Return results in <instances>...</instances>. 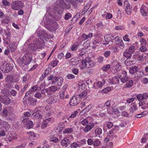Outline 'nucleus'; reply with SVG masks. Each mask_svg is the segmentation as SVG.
Returning a JSON list of instances; mask_svg holds the SVG:
<instances>
[{
    "mask_svg": "<svg viewBox=\"0 0 148 148\" xmlns=\"http://www.w3.org/2000/svg\"><path fill=\"white\" fill-rule=\"evenodd\" d=\"M114 130H113V129H112L110 131L109 133L108 134V136H112L115 138L116 137V136L114 134V133L113 132V131Z\"/></svg>",
    "mask_w": 148,
    "mask_h": 148,
    "instance_id": "nucleus-45",
    "label": "nucleus"
},
{
    "mask_svg": "<svg viewBox=\"0 0 148 148\" xmlns=\"http://www.w3.org/2000/svg\"><path fill=\"white\" fill-rule=\"evenodd\" d=\"M95 132L96 134L100 135L102 134V130L101 128H98L95 130Z\"/></svg>",
    "mask_w": 148,
    "mask_h": 148,
    "instance_id": "nucleus-41",
    "label": "nucleus"
},
{
    "mask_svg": "<svg viewBox=\"0 0 148 148\" xmlns=\"http://www.w3.org/2000/svg\"><path fill=\"white\" fill-rule=\"evenodd\" d=\"M79 60H76L73 62H69L70 64L72 66H75L77 65L79 63Z\"/></svg>",
    "mask_w": 148,
    "mask_h": 148,
    "instance_id": "nucleus-59",
    "label": "nucleus"
},
{
    "mask_svg": "<svg viewBox=\"0 0 148 148\" xmlns=\"http://www.w3.org/2000/svg\"><path fill=\"white\" fill-rule=\"evenodd\" d=\"M88 121L86 119L81 120L80 121V123H81L84 126H86V125H88Z\"/></svg>",
    "mask_w": 148,
    "mask_h": 148,
    "instance_id": "nucleus-35",
    "label": "nucleus"
},
{
    "mask_svg": "<svg viewBox=\"0 0 148 148\" xmlns=\"http://www.w3.org/2000/svg\"><path fill=\"white\" fill-rule=\"evenodd\" d=\"M14 42H13L11 43L10 45V48L11 49V50L12 52H14L15 50V46L14 45Z\"/></svg>",
    "mask_w": 148,
    "mask_h": 148,
    "instance_id": "nucleus-40",
    "label": "nucleus"
},
{
    "mask_svg": "<svg viewBox=\"0 0 148 148\" xmlns=\"http://www.w3.org/2000/svg\"><path fill=\"white\" fill-rule=\"evenodd\" d=\"M95 126L94 123H90L86 125L84 129V131L85 132H88L90 131Z\"/></svg>",
    "mask_w": 148,
    "mask_h": 148,
    "instance_id": "nucleus-19",
    "label": "nucleus"
},
{
    "mask_svg": "<svg viewBox=\"0 0 148 148\" xmlns=\"http://www.w3.org/2000/svg\"><path fill=\"white\" fill-rule=\"evenodd\" d=\"M33 125V122L31 121H29L26 126V127L28 129H30L32 127Z\"/></svg>",
    "mask_w": 148,
    "mask_h": 148,
    "instance_id": "nucleus-36",
    "label": "nucleus"
},
{
    "mask_svg": "<svg viewBox=\"0 0 148 148\" xmlns=\"http://www.w3.org/2000/svg\"><path fill=\"white\" fill-rule=\"evenodd\" d=\"M31 114L29 112H26L24 113V116L21 117V119L23 123H25L26 122L27 123V120L28 119V117H30L31 116Z\"/></svg>",
    "mask_w": 148,
    "mask_h": 148,
    "instance_id": "nucleus-18",
    "label": "nucleus"
},
{
    "mask_svg": "<svg viewBox=\"0 0 148 148\" xmlns=\"http://www.w3.org/2000/svg\"><path fill=\"white\" fill-rule=\"evenodd\" d=\"M64 123L63 122H60L58 125V128H59V132H61L63 128H64Z\"/></svg>",
    "mask_w": 148,
    "mask_h": 148,
    "instance_id": "nucleus-28",
    "label": "nucleus"
},
{
    "mask_svg": "<svg viewBox=\"0 0 148 148\" xmlns=\"http://www.w3.org/2000/svg\"><path fill=\"white\" fill-rule=\"evenodd\" d=\"M121 75H118V77H114L113 78V80L115 84H118L119 82V79L121 77Z\"/></svg>",
    "mask_w": 148,
    "mask_h": 148,
    "instance_id": "nucleus-29",
    "label": "nucleus"
},
{
    "mask_svg": "<svg viewBox=\"0 0 148 148\" xmlns=\"http://www.w3.org/2000/svg\"><path fill=\"white\" fill-rule=\"evenodd\" d=\"M78 114V112L77 111H75L71 114L70 117L71 118H73L75 117L76 115Z\"/></svg>",
    "mask_w": 148,
    "mask_h": 148,
    "instance_id": "nucleus-62",
    "label": "nucleus"
},
{
    "mask_svg": "<svg viewBox=\"0 0 148 148\" xmlns=\"http://www.w3.org/2000/svg\"><path fill=\"white\" fill-rule=\"evenodd\" d=\"M0 69L3 72L7 73L12 70L13 67L11 66L10 64H8L6 62H2Z\"/></svg>",
    "mask_w": 148,
    "mask_h": 148,
    "instance_id": "nucleus-4",
    "label": "nucleus"
},
{
    "mask_svg": "<svg viewBox=\"0 0 148 148\" xmlns=\"http://www.w3.org/2000/svg\"><path fill=\"white\" fill-rule=\"evenodd\" d=\"M119 40L120 41L119 43H118V45L119 47V48L122 49L124 47L125 45L122 40L119 39Z\"/></svg>",
    "mask_w": 148,
    "mask_h": 148,
    "instance_id": "nucleus-47",
    "label": "nucleus"
},
{
    "mask_svg": "<svg viewBox=\"0 0 148 148\" xmlns=\"http://www.w3.org/2000/svg\"><path fill=\"white\" fill-rule=\"evenodd\" d=\"M37 35L38 37L41 38H45L48 39H50L51 38V35L47 34L43 30H41L38 31L37 32Z\"/></svg>",
    "mask_w": 148,
    "mask_h": 148,
    "instance_id": "nucleus-6",
    "label": "nucleus"
},
{
    "mask_svg": "<svg viewBox=\"0 0 148 148\" xmlns=\"http://www.w3.org/2000/svg\"><path fill=\"white\" fill-rule=\"evenodd\" d=\"M3 4L5 6H9L10 5V3L7 0H3L2 2Z\"/></svg>",
    "mask_w": 148,
    "mask_h": 148,
    "instance_id": "nucleus-48",
    "label": "nucleus"
},
{
    "mask_svg": "<svg viewBox=\"0 0 148 148\" xmlns=\"http://www.w3.org/2000/svg\"><path fill=\"white\" fill-rule=\"evenodd\" d=\"M32 60V55L28 52L25 54L21 60L20 66L23 67L24 66L29 64Z\"/></svg>",
    "mask_w": 148,
    "mask_h": 148,
    "instance_id": "nucleus-3",
    "label": "nucleus"
},
{
    "mask_svg": "<svg viewBox=\"0 0 148 148\" xmlns=\"http://www.w3.org/2000/svg\"><path fill=\"white\" fill-rule=\"evenodd\" d=\"M10 36H7L5 38H4V42L6 44H8L10 42Z\"/></svg>",
    "mask_w": 148,
    "mask_h": 148,
    "instance_id": "nucleus-34",
    "label": "nucleus"
},
{
    "mask_svg": "<svg viewBox=\"0 0 148 148\" xmlns=\"http://www.w3.org/2000/svg\"><path fill=\"white\" fill-rule=\"evenodd\" d=\"M111 88L110 87H107L106 88L102 90L103 93H107L109 92L111 90Z\"/></svg>",
    "mask_w": 148,
    "mask_h": 148,
    "instance_id": "nucleus-55",
    "label": "nucleus"
},
{
    "mask_svg": "<svg viewBox=\"0 0 148 148\" xmlns=\"http://www.w3.org/2000/svg\"><path fill=\"white\" fill-rule=\"evenodd\" d=\"M27 101V103L33 106L35 105L37 102L36 99L32 97H28Z\"/></svg>",
    "mask_w": 148,
    "mask_h": 148,
    "instance_id": "nucleus-13",
    "label": "nucleus"
},
{
    "mask_svg": "<svg viewBox=\"0 0 148 148\" xmlns=\"http://www.w3.org/2000/svg\"><path fill=\"white\" fill-rule=\"evenodd\" d=\"M136 73L137 77H141L143 74V73L141 71H138V70Z\"/></svg>",
    "mask_w": 148,
    "mask_h": 148,
    "instance_id": "nucleus-54",
    "label": "nucleus"
},
{
    "mask_svg": "<svg viewBox=\"0 0 148 148\" xmlns=\"http://www.w3.org/2000/svg\"><path fill=\"white\" fill-rule=\"evenodd\" d=\"M64 93L63 91H60L59 93L60 98L61 99H64Z\"/></svg>",
    "mask_w": 148,
    "mask_h": 148,
    "instance_id": "nucleus-58",
    "label": "nucleus"
},
{
    "mask_svg": "<svg viewBox=\"0 0 148 148\" xmlns=\"http://www.w3.org/2000/svg\"><path fill=\"white\" fill-rule=\"evenodd\" d=\"M48 90L50 92H55L56 91L58 90L59 88L55 85L52 86L48 88Z\"/></svg>",
    "mask_w": 148,
    "mask_h": 148,
    "instance_id": "nucleus-25",
    "label": "nucleus"
},
{
    "mask_svg": "<svg viewBox=\"0 0 148 148\" xmlns=\"http://www.w3.org/2000/svg\"><path fill=\"white\" fill-rule=\"evenodd\" d=\"M18 80L19 79L17 78H15L12 75H7L5 78V82L10 83L17 82Z\"/></svg>",
    "mask_w": 148,
    "mask_h": 148,
    "instance_id": "nucleus-8",
    "label": "nucleus"
},
{
    "mask_svg": "<svg viewBox=\"0 0 148 148\" xmlns=\"http://www.w3.org/2000/svg\"><path fill=\"white\" fill-rule=\"evenodd\" d=\"M139 50L141 52H143L147 51V49L145 47L143 46L140 47Z\"/></svg>",
    "mask_w": 148,
    "mask_h": 148,
    "instance_id": "nucleus-50",
    "label": "nucleus"
},
{
    "mask_svg": "<svg viewBox=\"0 0 148 148\" xmlns=\"http://www.w3.org/2000/svg\"><path fill=\"white\" fill-rule=\"evenodd\" d=\"M114 103L113 101H107L104 105V106H106L107 107H109L110 106L111 104L113 105Z\"/></svg>",
    "mask_w": 148,
    "mask_h": 148,
    "instance_id": "nucleus-42",
    "label": "nucleus"
},
{
    "mask_svg": "<svg viewBox=\"0 0 148 148\" xmlns=\"http://www.w3.org/2000/svg\"><path fill=\"white\" fill-rule=\"evenodd\" d=\"M72 17L71 14L69 13H66L64 16V19L65 20H68Z\"/></svg>",
    "mask_w": 148,
    "mask_h": 148,
    "instance_id": "nucleus-44",
    "label": "nucleus"
},
{
    "mask_svg": "<svg viewBox=\"0 0 148 148\" xmlns=\"http://www.w3.org/2000/svg\"><path fill=\"white\" fill-rule=\"evenodd\" d=\"M140 12L142 15L145 16L148 15V8L146 5H143L140 8Z\"/></svg>",
    "mask_w": 148,
    "mask_h": 148,
    "instance_id": "nucleus-12",
    "label": "nucleus"
},
{
    "mask_svg": "<svg viewBox=\"0 0 148 148\" xmlns=\"http://www.w3.org/2000/svg\"><path fill=\"white\" fill-rule=\"evenodd\" d=\"M34 96L36 98L38 99H40L42 98V95L41 93L38 92L34 95Z\"/></svg>",
    "mask_w": 148,
    "mask_h": 148,
    "instance_id": "nucleus-52",
    "label": "nucleus"
},
{
    "mask_svg": "<svg viewBox=\"0 0 148 148\" xmlns=\"http://www.w3.org/2000/svg\"><path fill=\"white\" fill-rule=\"evenodd\" d=\"M63 79L62 77H60L57 79L56 82V84L58 87H60L62 85Z\"/></svg>",
    "mask_w": 148,
    "mask_h": 148,
    "instance_id": "nucleus-24",
    "label": "nucleus"
},
{
    "mask_svg": "<svg viewBox=\"0 0 148 148\" xmlns=\"http://www.w3.org/2000/svg\"><path fill=\"white\" fill-rule=\"evenodd\" d=\"M128 79V77L127 76H123L121 78V80L122 82L124 83L125 82H127Z\"/></svg>",
    "mask_w": 148,
    "mask_h": 148,
    "instance_id": "nucleus-49",
    "label": "nucleus"
},
{
    "mask_svg": "<svg viewBox=\"0 0 148 148\" xmlns=\"http://www.w3.org/2000/svg\"><path fill=\"white\" fill-rule=\"evenodd\" d=\"M136 97L138 100L140 101H143V96L141 94H139L137 95Z\"/></svg>",
    "mask_w": 148,
    "mask_h": 148,
    "instance_id": "nucleus-60",
    "label": "nucleus"
},
{
    "mask_svg": "<svg viewBox=\"0 0 148 148\" xmlns=\"http://www.w3.org/2000/svg\"><path fill=\"white\" fill-rule=\"evenodd\" d=\"M66 78L68 79H71L74 78L75 76L72 74H69L66 75Z\"/></svg>",
    "mask_w": 148,
    "mask_h": 148,
    "instance_id": "nucleus-53",
    "label": "nucleus"
},
{
    "mask_svg": "<svg viewBox=\"0 0 148 148\" xmlns=\"http://www.w3.org/2000/svg\"><path fill=\"white\" fill-rule=\"evenodd\" d=\"M73 130L71 128H68L66 129L63 132L64 133H70L73 132Z\"/></svg>",
    "mask_w": 148,
    "mask_h": 148,
    "instance_id": "nucleus-46",
    "label": "nucleus"
},
{
    "mask_svg": "<svg viewBox=\"0 0 148 148\" xmlns=\"http://www.w3.org/2000/svg\"><path fill=\"white\" fill-rule=\"evenodd\" d=\"M79 144H77L76 143H73L71 145V148H76L79 146Z\"/></svg>",
    "mask_w": 148,
    "mask_h": 148,
    "instance_id": "nucleus-61",
    "label": "nucleus"
},
{
    "mask_svg": "<svg viewBox=\"0 0 148 148\" xmlns=\"http://www.w3.org/2000/svg\"><path fill=\"white\" fill-rule=\"evenodd\" d=\"M58 61L56 59L55 60H54L52 62V66L53 67L56 66L58 64Z\"/></svg>",
    "mask_w": 148,
    "mask_h": 148,
    "instance_id": "nucleus-63",
    "label": "nucleus"
},
{
    "mask_svg": "<svg viewBox=\"0 0 148 148\" xmlns=\"http://www.w3.org/2000/svg\"><path fill=\"white\" fill-rule=\"evenodd\" d=\"M58 28V25L56 22L54 23V24L50 25L48 26L47 29L49 31L53 32L56 31Z\"/></svg>",
    "mask_w": 148,
    "mask_h": 148,
    "instance_id": "nucleus-17",
    "label": "nucleus"
},
{
    "mask_svg": "<svg viewBox=\"0 0 148 148\" xmlns=\"http://www.w3.org/2000/svg\"><path fill=\"white\" fill-rule=\"evenodd\" d=\"M143 54L142 53L139 52L136 55V56L137 60L139 61H143L144 60Z\"/></svg>",
    "mask_w": 148,
    "mask_h": 148,
    "instance_id": "nucleus-21",
    "label": "nucleus"
},
{
    "mask_svg": "<svg viewBox=\"0 0 148 148\" xmlns=\"http://www.w3.org/2000/svg\"><path fill=\"white\" fill-rule=\"evenodd\" d=\"M0 101L5 105L9 104L10 102V99L9 97H3L1 96H0Z\"/></svg>",
    "mask_w": 148,
    "mask_h": 148,
    "instance_id": "nucleus-15",
    "label": "nucleus"
},
{
    "mask_svg": "<svg viewBox=\"0 0 148 148\" xmlns=\"http://www.w3.org/2000/svg\"><path fill=\"white\" fill-rule=\"evenodd\" d=\"M36 41L35 44L37 49H41L44 46V41L42 38L36 39Z\"/></svg>",
    "mask_w": 148,
    "mask_h": 148,
    "instance_id": "nucleus-10",
    "label": "nucleus"
},
{
    "mask_svg": "<svg viewBox=\"0 0 148 148\" xmlns=\"http://www.w3.org/2000/svg\"><path fill=\"white\" fill-rule=\"evenodd\" d=\"M27 134L30 136L32 138H34L35 137V135L34 133L33 132H27Z\"/></svg>",
    "mask_w": 148,
    "mask_h": 148,
    "instance_id": "nucleus-57",
    "label": "nucleus"
},
{
    "mask_svg": "<svg viewBox=\"0 0 148 148\" xmlns=\"http://www.w3.org/2000/svg\"><path fill=\"white\" fill-rule=\"evenodd\" d=\"M134 50L135 47L134 46H131L129 47L128 50H127V51L132 54L134 52Z\"/></svg>",
    "mask_w": 148,
    "mask_h": 148,
    "instance_id": "nucleus-43",
    "label": "nucleus"
},
{
    "mask_svg": "<svg viewBox=\"0 0 148 148\" xmlns=\"http://www.w3.org/2000/svg\"><path fill=\"white\" fill-rule=\"evenodd\" d=\"M30 75H24L23 77L22 82L23 83H26L29 78Z\"/></svg>",
    "mask_w": 148,
    "mask_h": 148,
    "instance_id": "nucleus-31",
    "label": "nucleus"
},
{
    "mask_svg": "<svg viewBox=\"0 0 148 148\" xmlns=\"http://www.w3.org/2000/svg\"><path fill=\"white\" fill-rule=\"evenodd\" d=\"M70 4H67L64 0H60L59 3L54 5L53 10L54 12L60 14L63 12L64 9H68L70 8Z\"/></svg>",
    "mask_w": 148,
    "mask_h": 148,
    "instance_id": "nucleus-1",
    "label": "nucleus"
},
{
    "mask_svg": "<svg viewBox=\"0 0 148 148\" xmlns=\"http://www.w3.org/2000/svg\"><path fill=\"white\" fill-rule=\"evenodd\" d=\"M80 14L79 13H77L76 15L71 19V21H74V22H75L79 19L80 17Z\"/></svg>",
    "mask_w": 148,
    "mask_h": 148,
    "instance_id": "nucleus-32",
    "label": "nucleus"
},
{
    "mask_svg": "<svg viewBox=\"0 0 148 148\" xmlns=\"http://www.w3.org/2000/svg\"><path fill=\"white\" fill-rule=\"evenodd\" d=\"M81 64L80 69H83L85 68H87L93 67L95 65V63L90 58L87 57L85 59L82 60Z\"/></svg>",
    "mask_w": 148,
    "mask_h": 148,
    "instance_id": "nucleus-2",
    "label": "nucleus"
},
{
    "mask_svg": "<svg viewBox=\"0 0 148 148\" xmlns=\"http://www.w3.org/2000/svg\"><path fill=\"white\" fill-rule=\"evenodd\" d=\"M50 140L51 141L55 143H58L59 141V140L58 138L55 137L51 138L50 139Z\"/></svg>",
    "mask_w": 148,
    "mask_h": 148,
    "instance_id": "nucleus-51",
    "label": "nucleus"
},
{
    "mask_svg": "<svg viewBox=\"0 0 148 148\" xmlns=\"http://www.w3.org/2000/svg\"><path fill=\"white\" fill-rule=\"evenodd\" d=\"M110 67V66L109 64H106L103 66L102 68L103 70L104 71H107Z\"/></svg>",
    "mask_w": 148,
    "mask_h": 148,
    "instance_id": "nucleus-56",
    "label": "nucleus"
},
{
    "mask_svg": "<svg viewBox=\"0 0 148 148\" xmlns=\"http://www.w3.org/2000/svg\"><path fill=\"white\" fill-rule=\"evenodd\" d=\"M134 82L132 80H129L127 82L125 86L126 87L130 88L133 85Z\"/></svg>",
    "mask_w": 148,
    "mask_h": 148,
    "instance_id": "nucleus-30",
    "label": "nucleus"
},
{
    "mask_svg": "<svg viewBox=\"0 0 148 148\" xmlns=\"http://www.w3.org/2000/svg\"><path fill=\"white\" fill-rule=\"evenodd\" d=\"M80 101V98H79L78 97L74 96L71 99L69 104L71 106H75L79 103Z\"/></svg>",
    "mask_w": 148,
    "mask_h": 148,
    "instance_id": "nucleus-9",
    "label": "nucleus"
},
{
    "mask_svg": "<svg viewBox=\"0 0 148 148\" xmlns=\"http://www.w3.org/2000/svg\"><path fill=\"white\" fill-rule=\"evenodd\" d=\"M1 93L5 95H7L9 94V90L6 89H3L1 91Z\"/></svg>",
    "mask_w": 148,
    "mask_h": 148,
    "instance_id": "nucleus-33",
    "label": "nucleus"
},
{
    "mask_svg": "<svg viewBox=\"0 0 148 148\" xmlns=\"http://www.w3.org/2000/svg\"><path fill=\"white\" fill-rule=\"evenodd\" d=\"M110 51H106L104 53V55L106 58L108 57L110 55Z\"/></svg>",
    "mask_w": 148,
    "mask_h": 148,
    "instance_id": "nucleus-64",
    "label": "nucleus"
},
{
    "mask_svg": "<svg viewBox=\"0 0 148 148\" xmlns=\"http://www.w3.org/2000/svg\"><path fill=\"white\" fill-rule=\"evenodd\" d=\"M138 70V67L136 66H135L130 67L129 72L130 73L133 74L135 73H136Z\"/></svg>",
    "mask_w": 148,
    "mask_h": 148,
    "instance_id": "nucleus-22",
    "label": "nucleus"
},
{
    "mask_svg": "<svg viewBox=\"0 0 148 148\" xmlns=\"http://www.w3.org/2000/svg\"><path fill=\"white\" fill-rule=\"evenodd\" d=\"M137 109L136 105L135 103H132L131 104V107L130 109V112L133 113L137 110Z\"/></svg>",
    "mask_w": 148,
    "mask_h": 148,
    "instance_id": "nucleus-23",
    "label": "nucleus"
},
{
    "mask_svg": "<svg viewBox=\"0 0 148 148\" xmlns=\"http://www.w3.org/2000/svg\"><path fill=\"white\" fill-rule=\"evenodd\" d=\"M11 8L15 10H18L23 6V3L20 1H13L11 4Z\"/></svg>",
    "mask_w": 148,
    "mask_h": 148,
    "instance_id": "nucleus-5",
    "label": "nucleus"
},
{
    "mask_svg": "<svg viewBox=\"0 0 148 148\" xmlns=\"http://www.w3.org/2000/svg\"><path fill=\"white\" fill-rule=\"evenodd\" d=\"M70 142L69 140L66 137L61 140V144L62 146L66 147L69 145Z\"/></svg>",
    "mask_w": 148,
    "mask_h": 148,
    "instance_id": "nucleus-16",
    "label": "nucleus"
},
{
    "mask_svg": "<svg viewBox=\"0 0 148 148\" xmlns=\"http://www.w3.org/2000/svg\"><path fill=\"white\" fill-rule=\"evenodd\" d=\"M101 144V142L98 139H96L93 141V145L95 146H97Z\"/></svg>",
    "mask_w": 148,
    "mask_h": 148,
    "instance_id": "nucleus-39",
    "label": "nucleus"
},
{
    "mask_svg": "<svg viewBox=\"0 0 148 148\" xmlns=\"http://www.w3.org/2000/svg\"><path fill=\"white\" fill-rule=\"evenodd\" d=\"M87 95V93L86 91H84L82 92L81 93L78 95V97L79 98H82L84 97Z\"/></svg>",
    "mask_w": 148,
    "mask_h": 148,
    "instance_id": "nucleus-38",
    "label": "nucleus"
},
{
    "mask_svg": "<svg viewBox=\"0 0 148 148\" xmlns=\"http://www.w3.org/2000/svg\"><path fill=\"white\" fill-rule=\"evenodd\" d=\"M124 5L126 7L125 11L127 14L128 15L131 14L132 10V8L128 3V1H124Z\"/></svg>",
    "mask_w": 148,
    "mask_h": 148,
    "instance_id": "nucleus-11",
    "label": "nucleus"
},
{
    "mask_svg": "<svg viewBox=\"0 0 148 148\" xmlns=\"http://www.w3.org/2000/svg\"><path fill=\"white\" fill-rule=\"evenodd\" d=\"M58 100L57 97H52L49 99L48 102L49 103H56Z\"/></svg>",
    "mask_w": 148,
    "mask_h": 148,
    "instance_id": "nucleus-20",
    "label": "nucleus"
},
{
    "mask_svg": "<svg viewBox=\"0 0 148 148\" xmlns=\"http://www.w3.org/2000/svg\"><path fill=\"white\" fill-rule=\"evenodd\" d=\"M123 55L124 57L128 58H130L132 57V54L128 52L127 50L123 52Z\"/></svg>",
    "mask_w": 148,
    "mask_h": 148,
    "instance_id": "nucleus-27",
    "label": "nucleus"
},
{
    "mask_svg": "<svg viewBox=\"0 0 148 148\" xmlns=\"http://www.w3.org/2000/svg\"><path fill=\"white\" fill-rule=\"evenodd\" d=\"M13 112V108L10 106H7L4 108L3 110V114L5 116L12 115Z\"/></svg>",
    "mask_w": 148,
    "mask_h": 148,
    "instance_id": "nucleus-7",
    "label": "nucleus"
},
{
    "mask_svg": "<svg viewBox=\"0 0 148 148\" xmlns=\"http://www.w3.org/2000/svg\"><path fill=\"white\" fill-rule=\"evenodd\" d=\"M96 26L98 29H102L103 27V25L101 22L97 23L96 24Z\"/></svg>",
    "mask_w": 148,
    "mask_h": 148,
    "instance_id": "nucleus-37",
    "label": "nucleus"
},
{
    "mask_svg": "<svg viewBox=\"0 0 148 148\" xmlns=\"http://www.w3.org/2000/svg\"><path fill=\"white\" fill-rule=\"evenodd\" d=\"M28 48L32 51L35 50L37 49L35 44L31 43L29 44L28 46Z\"/></svg>",
    "mask_w": 148,
    "mask_h": 148,
    "instance_id": "nucleus-26",
    "label": "nucleus"
},
{
    "mask_svg": "<svg viewBox=\"0 0 148 148\" xmlns=\"http://www.w3.org/2000/svg\"><path fill=\"white\" fill-rule=\"evenodd\" d=\"M32 116H33V118L34 119H41L42 117V112L40 110H38L33 113Z\"/></svg>",
    "mask_w": 148,
    "mask_h": 148,
    "instance_id": "nucleus-14",
    "label": "nucleus"
}]
</instances>
